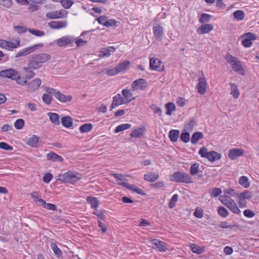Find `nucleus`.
<instances>
[{"label": "nucleus", "instance_id": "f257e3e1", "mask_svg": "<svg viewBox=\"0 0 259 259\" xmlns=\"http://www.w3.org/2000/svg\"><path fill=\"white\" fill-rule=\"evenodd\" d=\"M51 56L46 53L34 54L28 58L27 66L33 69H38L42 67L43 64L48 62Z\"/></svg>", "mask_w": 259, "mask_h": 259}, {"label": "nucleus", "instance_id": "f03ea898", "mask_svg": "<svg viewBox=\"0 0 259 259\" xmlns=\"http://www.w3.org/2000/svg\"><path fill=\"white\" fill-rule=\"evenodd\" d=\"M170 181L176 183H192V179L185 172L176 171L170 176Z\"/></svg>", "mask_w": 259, "mask_h": 259}, {"label": "nucleus", "instance_id": "7ed1b4c3", "mask_svg": "<svg viewBox=\"0 0 259 259\" xmlns=\"http://www.w3.org/2000/svg\"><path fill=\"white\" fill-rule=\"evenodd\" d=\"M198 153L202 157L207 158L209 161L213 162L219 160L222 157V155L214 151L210 152L207 151V149L205 147H203L199 150Z\"/></svg>", "mask_w": 259, "mask_h": 259}, {"label": "nucleus", "instance_id": "20e7f679", "mask_svg": "<svg viewBox=\"0 0 259 259\" xmlns=\"http://www.w3.org/2000/svg\"><path fill=\"white\" fill-rule=\"evenodd\" d=\"M221 201L233 213L235 214L240 213V210L239 209L234 201L229 196L227 195L221 196Z\"/></svg>", "mask_w": 259, "mask_h": 259}, {"label": "nucleus", "instance_id": "39448f33", "mask_svg": "<svg viewBox=\"0 0 259 259\" xmlns=\"http://www.w3.org/2000/svg\"><path fill=\"white\" fill-rule=\"evenodd\" d=\"M62 182L73 184L77 181L80 180L81 177L80 174H78L76 172L68 170L64 174H62Z\"/></svg>", "mask_w": 259, "mask_h": 259}, {"label": "nucleus", "instance_id": "423d86ee", "mask_svg": "<svg viewBox=\"0 0 259 259\" xmlns=\"http://www.w3.org/2000/svg\"><path fill=\"white\" fill-rule=\"evenodd\" d=\"M44 46L42 43H39L34 45L33 46L24 48L21 51L18 52L15 55V58H19L20 57L25 56L32 52L37 50L38 48H41Z\"/></svg>", "mask_w": 259, "mask_h": 259}, {"label": "nucleus", "instance_id": "0eeeda50", "mask_svg": "<svg viewBox=\"0 0 259 259\" xmlns=\"http://www.w3.org/2000/svg\"><path fill=\"white\" fill-rule=\"evenodd\" d=\"M150 246L153 249H156L160 252H166L168 248L165 246V243L158 239H154L149 241Z\"/></svg>", "mask_w": 259, "mask_h": 259}, {"label": "nucleus", "instance_id": "6e6552de", "mask_svg": "<svg viewBox=\"0 0 259 259\" xmlns=\"http://www.w3.org/2000/svg\"><path fill=\"white\" fill-rule=\"evenodd\" d=\"M150 68L151 70L161 72L164 70V66L160 60L156 58H152L150 59Z\"/></svg>", "mask_w": 259, "mask_h": 259}, {"label": "nucleus", "instance_id": "1a4fd4ad", "mask_svg": "<svg viewBox=\"0 0 259 259\" xmlns=\"http://www.w3.org/2000/svg\"><path fill=\"white\" fill-rule=\"evenodd\" d=\"M19 73L17 71L13 69H9L1 71L0 76L3 77L11 78L12 80H14L19 77Z\"/></svg>", "mask_w": 259, "mask_h": 259}, {"label": "nucleus", "instance_id": "9d476101", "mask_svg": "<svg viewBox=\"0 0 259 259\" xmlns=\"http://www.w3.org/2000/svg\"><path fill=\"white\" fill-rule=\"evenodd\" d=\"M207 81L205 77L202 76L198 78V83L196 88L197 92L201 95H204L206 91Z\"/></svg>", "mask_w": 259, "mask_h": 259}, {"label": "nucleus", "instance_id": "9b49d317", "mask_svg": "<svg viewBox=\"0 0 259 259\" xmlns=\"http://www.w3.org/2000/svg\"><path fill=\"white\" fill-rule=\"evenodd\" d=\"M75 38L73 36H63L56 40V44L59 47H62L70 45L74 42Z\"/></svg>", "mask_w": 259, "mask_h": 259}, {"label": "nucleus", "instance_id": "f8f14e48", "mask_svg": "<svg viewBox=\"0 0 259 259\" xmlns=\"http://www.w3.org/2000/svg\"><path fill=\"white\" fill-rule=\"evenodd\" d=\"M147 87V81L145 79L140 78L135 80L132 83L133 90H144Z\"/></svg>", "mask_w": 259, "mask_h": 259}, {"label": "nucleus", "instance_id": "ddd939ff", "mask_svg": "<svg viewBox=\"0 0 259 259\" xmlns=\"http://www.w3.org/2000/svg\"><path fill=\"white\" fill-rule=\"evenodd\" d=\"M127 101L125 98H123L120 94H118L113 98V102L110 106V110L121 104H127Z\"/></svg>", "mask_w": 259, "mask_h": 259}, {"label": "nucleus", "instance_id": "4468645a", "mask_svg": "<svg viewBox=\"0 0 259 259\" xmlns=\"http://www.w3.org/2000/svg\"><path fill=\"white\" fill-rule=\"evenodd\" d=\"M41 83V80L38 78H35L29 82H27V90L29 92L35 91L39 88Z\"/></svg>", "mask_w": 259, "mask_h": 259}, {"label": "nucleus", "instance_id": "2eb2a0df", "mask_svg": "<svg viewBox=\"0 0 259 259\" xmlns=\"http://www.w3.org/2000/svg\"><path fill=\"white\" fill-rule=\"evenodd\" d=\"M63 11L66 12L64 10ZM46 17L48 18L51 19L66 18L67 13H66V14H62L61 11H55L47 13L46 14Z\"/></svg>", "mask_w": 259, "mask_h": 259}, {"label": "nucleus", "instance_id": "dca6fc26", "mask_svg": "<svg viewBox=\"0 0 259 259\" xmlns=\"http://www.w3.org/2000/svg\"><path fill=\"white\" fill-rule=\"evenodd\" d=\"M244 154V150L241 149L234 148L229 151L228 157L232 160H235Z\"/></svg>", "mask_w": 259, "mask_h": 259}, {"label": "nucleus", "instance_id": "f3484780", "mask_svg": "<svg viewBox=\"0 0 259 259\" xmlns=\"http://www.w3.org/2000/svg\"><path fill=\"white\" fill-rule=\"evenodd\" d=\"M67 22L66 21H54L49 23L48 26L53 29H59L66 27Z\"/></svg>", "mask_w": 259, "mask_h": 259}, {"label": "nucleus", "instance_id": "a211bd4d", "mask_svg": "<svg viewBox=\"0 0 259 259\" xmlns=\"http://www.w3.org/2000/svg\"><path fill=\"white\" fill-rule=\"evenodd\" d=\"M153 30L155 39L158 41H160L164 34L163 27L160 25L154 26Z\"/></svg>", "mask_w": 259, "mask_h": 259}, {"label": "nucleus", "instance_id": "6ab92c4d", "mask_svg": "<svg viewBox=\"0 0 259 259\" xmlns=\"http://www.w3.org/2000/svg\"><path fill=\"white\" fill-rule=\"evenodd\" d=\"M158 178L159 174L158 172H149L144 175V179L151 183L156 181Z\"/></svg>", "mask_w": 259, "mask_h": 259}, {"label": "nucleus", "instance_id": "aec40b11", "mask_svg": "<svg viewBox=\"0 0 259 259\" xmlns=\"http://www.w3.org/2000/svg\"><path fill=\"white\" fill-rule=\"evenodd\" d=\"M213 28V26L210 24H204L200 26L198 29L197 32L199 34L208 33L211 31Z\"/></svg>", "mask_w": 259, "mask_h": 259}, {"label": "nucleus", "instance_id": "412c9836", "mask_svg": "<svg viewBox=\"0 0 259 259\" xmlns=\"http://www.w3.org/2000/svg\"><path fill=\"white\" fill-rule=\"evenodd\" d=\"M232 68L236 72L244 75L245 74V70L242 66L241 62L238 60L232 65Z\"/></svg>", "mask_w": 259, "mask_h": 259}, {"label": "nucleus", "instance_id": "4be33fe9", "mask_svg": "<svg viewBox=\"0 0 259 259\" xmlns=\"http://www.w3.org/2000/svg\"><path fill=\"white\" fill-rule=\"evenodd\" d=\"M146 128L144 126L134 129L131 133V137L140 138L144 134Z\"/></svg>", "mask_w": 259, "mask_h": 259}, {"label": "nucleus", "instance_id": "5701e85b", "mask_svg": "<svg viewBox=\"0 0 259 259\" xmlns=\"http://www.w3.org/2000/svg\"><path fill=\"white\" fill-rule=\"evenodd\" d=\"M47 158L48 160L53 162H63V157L54 152H51L47 154Z\"/></svg>", "mask_w": 259, "mask_h": 259}, {"label": "nucleus", "instance_id": "b1692460", "mask_svg": "<svg viewBox=\"0 0 259 259\" xmlns=\"http://www.w3.org/2000/svg\"><path fill=\"white\" fill-rule=\"evenodd\" d=\"M39 138L36 135H33L31 138L28 139L26 143L29 146L34 147H38Z\"/></svg>", "mask_w": 259, "mask_h": 259}, {"label": "nucleus", "instance_id": "393cba45", "mask_svg": "<svg viewBox=\"0 0 259 259\" xmlns=\"http://www.w3.org/2000/svg\"><path fill=\"white\" fill-rule=\"evenodd\" d=\"M197 120L194 117L190 118L189 121L185 124L184 131L191 132L194 125L196 124Z\"/></svg>", "mask_w": 259, "mask_h": 259}, {"label": "nucleus", "instance_id": "a878e982", "mask_svg": "<svg viewBox=\"0 0 259 259\" xmlns=\"http://www.w3.org/2000/svg\"><path fill=\"white\" fill-rule=\"evenodd\" d=\"M55 97L59 101L61 102H67L71 101L72 97L71 96H65V95L62 94L60 92L58 91L56 95H55Z\"/></svg>", "mask_w": 259, "mask_h": 259}, {"label": "nucleus", "instance_id": "bb28decb", "mask_svg": "<svg viewBox=\"0 0 259 259\" xmlns=\"http://www.w3.org/2000/svg\"><path fill=\"white\" fill-rule=\"evenodd\" d=\"M115 49L113 47H109L108 48H102L100 51L99 57L103 58L104 57H108L111 55L110 52H114Z\"/></svg>", "mask_w": 259, "mask_h": 259}, {"label": "nucleus", "instance_id": "cd10ccee", "mask_svg": "<svg viewBox=\"0 0 259 259\" xmlns=\"http://www.w3.org/2000/svg\"><path fill=\"white\" fill-rule=\"evenodd\" d=\"M62 125L65 127L69 128L72 126L73 121L72 118L69 116H65L61 118Z\"/></svg>", "mask_w": 259, "mask_h": 259}, {"label": "nucleus", "instance_id": "c85d7f7f", "mask_svg": "<svg viewBox=\"0 0 259 259\" xmlns=\"http://www.w3.org/2000/svg\"><path fill=\"white\" fill-rule=\"evenodd\" d=\"M203 138L204 136L202 132H196L194 133L191 137V143L193 144H195L198 142L199 140L203 139Z\"/></svg>", "mask_w": 259, "mask_h": 259}, {"label": "nucleus", "instance_id": "c756f323", "mask_svg": "<svg viewBox=\"0 0 259 259\" xmlns=\"http://www.w3.org/2000/svg\"><path fill=\"white\" fill-rule=\"evenodd\" d=\"M180 135V131L177 130H171L169 131L168 137L170 140L172 142L177 141Z\"/></svg>", "mask_w": 259, "mask_h": 259}, {"label": "nucleus", "instance_id": "7c9ffc66", "mask_svg": "<svg viewBox=\"0 0 259 259\" xmlns=\"http://www.w3.org/2000/svg\"><path fill=\"white\" fill-rule=\"evenodd\" d=\"M252 197L251 192L248 190H245L240 194H238L237 198H238L240 201L243 200L245 199H249Z\"/></svg>", "mask_w": 259, "mask_h": 259}, {"label": "nucleus", "instance_id": "2f4dec72", "mask_svg": "<svg viewBox=\"0 0 259 259\" xmlns=\"http://www.w3.org/2000/svg\"><path fill=\"white\" fill-rule=\"evenodd\" d=\"M87 201L90 204L92 208L96 209L99 205V201L95 197L89 196L87 198Z\"/></svg>", "mask_w": 259, "mask_h": 259}, {"label": "nucleus", "instance_id": "473e14b6", "mask_svg": "<svg viewBox=\"0 0 259 259\" xmlns=\"http://www.w3.org/2000/svg\"><path fill=\"white\" fill-rule=\"evenodd\" d=\"M48 115L49 116L51 121L54 124L59 125L60 124L59 115L57 113L49 112Z\"/></svg>", "mask_w": 259, "mask_h": 259}, {"label": "nucleus", "instance_id": "72a5a7b5", "mask_svg": "<svg viewBox=\"0 0 259 259\" xmlns=\"http://www.w3.org/2000/svg\"><path fill=\"white\" fill-rule=\"evenodd\" d=\"M239 184L245 188H247L250 186V183L248 182V179L246 176H241L239 178Z\"/></svg>", "mask_w": 259, "mask_h": 259}, {"label": "nucleus", "instance_id": "f704fd0d", "mask_svg": "<svg viewBox=\"0 0 259 259\" xmlns=\"http://www.w3.org/2000/svg\"><path fill=\"white\" fill-rule=\"evenodd\" d=\"M131 191L136 193L142 196H146V193L142 189L139 188L135 185L131 184Z\"/></svg>", "mask_w": 259, "mask_h": 259}, {"label": "nucleus", "instance_id": "c9c22d12", "mask_svg": "<svg viewBox=\"0 0 259 259\" xmlns=\"http://www.w3.org/2000/svg\"><path fill=\"white\" fill-rule=\"evenodd\" d=\"M165 108L166 109V114L167 115H171L172 112L176 110V106L172 102H168L165 104Z\"/></svg>", "mask_w": 259, "mask_h": 259}, {"label": "nucleus", "instance_id": "e433bc0d", "mask_svg": "<svg viewBox=\"0 0 259 259\" xmlns=\"http://www.w3.org/2000/svg\"><path fill=\"white\" fill-rule=\"evenodd\" d=\"M231 86V93L230 94L233 96V97L235 98H237L239 95V92L237 89V86L232 83H230Z\"/></svg>", "mask_w": 259, "mask_h": 259}, {"label": "nucleus", "instance_id": "4c0bfd02", "mask_svg": "<svg viewBox=\"0 0 259 259\" xmlns=\"http://www.w3.org/2000/svg\"><path fill=\"white\" fill-rule=\"evenodd\" d=\"M93 127L91 123H84L79 127V131L81 133H88L91 131Z\"/></svg>", "mask_w": 259, "mask_h": 259}, {"label": "nucleus", "instance_id": "58836bf2", "mask_svg": "<svg viewBox=\"0 0 259 259\" xmlns=\"http://www.w3.org/2000/svg\"><path fill=\"white\" fill-rule=\"evenodd\" d=\"M51 247L55 254L58 256L60 257L62 255V250L58 247L56 244L54 242H51L50 244Z\"/></svg>", "mask_w": 259, "mask_h": 259}, {"label": "nucleus", "instance_id": "ea45409f", "mask_svg": "<svg viewBox=\"0 0 259 259\" xmlns=\"http://www.w3.org/2000/svg\"><path fill=\"white\" fill-rule=\"evenodd\" d=\"M31 69H32V68H29L28 66L23 67V70L27 73L25 76L26 79H31L35 76V73Z\"/></svg>", "mask_w": 259, "mask_h": 259}, {"label": "nucleus", "instance_id": "a19ab883", "mask_svg": "<svg viewBox=\"0 0 259 259\" xmlns=\"http://www.w3.org/2000/svg\"><path fill=\"white\" fill-rule=\"evenodd\" d=\"M180 139L185 143H188L190 141L189 132L184 131V130H183L180 135Z\"/></svg>", "mask_w": 259, "mask_h": 259}, {"label": "nucleus", "instance_id": "79ce46f5", "mask_svg": "<svg viewBox=\"0 0 259 259\" xmlns=\"http://www.w3.org/2000/svg\"><path fill=\"white\" fill-rule=\"evenodd\" d=\"M199 171H200L199 170V164L198 163H194L191 165L190 169V172L191 175H195Z\"/></svg>", "mask_w": 259, "mask_h": 259}, {"label": "nucleus", "instance_id": "37998d69", "mask_svg": "<svg viewBox=\"0 0 259 259\" xmlns=\"http://www.w3.org/2000/svg\"><path fill=\"white\" fill-rule=\"evenodd\" d=\"M130 61L127 60L124 62L118 64L116 67L119 73L124 71L129 65Z\"/></svg>", "mask_w": 259, "mask_h": 259}, {"label": "nucleus", "instance_id": "c03bdc74", "mask_svg": "<svg viewBox=\"0 0 259 259\" xmlns=\"http://www.w3.org/2000/svg\"><path fill=\"white\" fill-rule=\"evenodd\" d=\"M233 16L236 20L240 21L244 19L245 14L242 10H237L233 13Z\"/></svg>", "mask_w": 259, "mask_h": 259}, {"label": "nucleus", "instance_id": "a18cd8bd", "mask_svg": "<svg viewBox=\"0 0 259 259\" xmlns=\"http://www.w3.org/2000/svg\"><path fill=\"white\" fill-rule=\"evenodd\" d=\"M222 193V190L220 188H214L211 189L209 191L210 195L213 197H217L221 195Z\"/></svg>", "mask_w": 259, "mask_h": 259}, {"label": "nucleus", "instance_id": "49530a36", "mask_svg": "<svg viewBox=\"0 0 259 259\" xmlns=\"http://www.w3.org/2000/svg\"><path fill=\"white\" fill-rule=\"evenodd\" d=\"M225 60L226 61L231 64V65L233 64L235 62H236L238 59L234 57L231 55L230 53H228L226 56H225Z\"/></svg>", "mask_w": 259, "mask_h": 259}, {"label": "nucleus", "instance_id": "de8ad7c7", "mask_svg": "<svg viewBox=\"0 0 259 259\" xmlns=\"http://www.w3.org/2000/svg\"><path fill=\"white\" fill-rule=\"evenodd\" d=\"M191 249L193 252L197 253L198 254H202L204 251L203 248L194 244L191 245Z\"/></svg>", "mask_w": 259, "mask_h": 259}, {"label": "nucleus", "instance_id": "09e8293b", "mask_svg": "<svg viewBox=\"0 0 259 259\" xmlns=\"http://www.w3.org/2000/svg\"><path fill=\"white\" fill-rule=\"evenodd\" d=\"M60 3L63 7L66 9H69L73 4V0H61Z\"/></svg>", "mask_w": 259, "mask_h": 259}, {"label": "nucleus", "instance_id": "8fccbe9b", "mask_svg": "<svg viewBox=\"0 0 259 259\" xmlns=\"http://www.w3.org/2000/svg\"><path fill=\"white\" fill-rule=\"evenodd\" d=\"M219 215L223 218H226L229 215L228 211L223 206H219L218 209Z\"/></svg>", "mask_w": 259, "mask_h": 259}, {"label": "nucleus", "instance_id": "3c124183", "mask_svg": "<svg viewBox=\"0 0 259 259\" xmlns=\"http://www.w3.org/2000/svg\"><path fill=\"white\" fill-rule=\"evenodd\" d=\"M178 197H179L178 195L177 194H175L172 196L171 198L170 199L169 204H168L169 207L170 208H172L176 206V203L178 201Z\"/></svg>", "mask_w": 259, "mask_h": 259}, {"label": "nucleus", "instance_id": "603ef678", "mask_svg": "<svg viewBox=\"0 0 259 259\" xmlns=\"http://www.w3.org/2000/svg\"><path fill=\"white\" fill-rule=\"evenodd\" d=\"M211 16L209 14L203 13L201 15L199 19V21L201 23H203L204 22H208L210 20Z\"/></svg>", "mask_w": 259, "mask_h": 259}, {"label": "nucleus", "instance_id": "864d4df0", "mask_svg": "<svg viewBox=\"0 0 259 259\" xmlns=\"http://www.w3.org/2000/svg\"><path fill=\"white\" fill-rule=\"evenodd\" d=\"M24 125V120L23 119L19 118L16 120L14 123V126L17 130H21Z\"/></svg>", "mask_w": 259, "mask_h": 259}, {"label": "nucleus", "instance_id": "5fc2aeb1", "mask_svg": "<svg viewBox=\"0 0 259 259\" xmlns=\"http://www.w3.org/2000/svg\"><path fill=\"white\" fill-rule=\"evenodd\" d=\"M28 31L33 35L36 36L40 37L45 35V32L39 30L28 28Z\"/></svg>", "mask_w": 259, "mask_h": 259}, {"label": "nucleus", "instance_id": "6e6d98bb", "mask_svg": "<svg viewBox=\"0 0 259 259\" xmlns=\"http://www.w3.org/2000/svg\"><path fill=\"white\" fill-rule=\"evenodd\" d=\"M130 127V124H122L117 126L115 130V132L116 133L122 132L125 130L128 129Z\"/></svg>", "mask_w": 259, "mask_h": 259}, {"label": "nucleus", "instance_id": "4d7b16f0", "mask_svg": "<svg viewBox=\"0 0 259 259\" xmlns=\"http://www.w3.org/2000/svg\"><path fill=\"white\" fill-rule=\"evenodd\" d=\"M42 101L47 105H50L52 100V97L49 94L45 93L43 95L42 97Z\"/></svg>", "mask_w": 259, "mask_h": 259}, {"label": "nucleus", "instance_id": "13d9d810", "mask_svg": "<svg viewBox=\"0 0 259 259\" xmlns=\"http://www.w3.org/2000/svg\"><path fill=\"white\" fill-rule=\"evenodd\" d=\"M224 193L225 194H228L231 196L235 197L237 198L238 197V193L235 192L234 189L232 188H229L224 190Z\"/></svg>", "mask_w": 259, "mask_h": 259}, {"label": "nucleus", "instance_id": "bf43d9fd", "mask_svg": "<svg viewBox=\"0 0 259 259\" xmlns=\"http://www.w3.org/2000/svg\"><path fill=\"white\" fill-rule=\"evenodd\" d=\"M242 36L243 37H245V38L250 41L255 40L257 38L256 35L254 33L250 32L244 33Z\"/></svg>", "mask_w": 259, "mask_h": 259}, {"label": "nucleus", "instance_id": "052dcab7", "mask_svg": "<svg viewBox=\"0 0 259 259\" xmlns=\"http://www.w3.org/2000/svg\"><path fill=\"white\" fill-rule=\"evenodd\" d=\"M0 148L7 151H12L13 147L7 143L2 142L0 143Z\"/></svg>", "mask_w": 259, "mask_h": 259}, {"label": "nucleus", "instance_id": "680f3d73", "mask_svg": "<svg viewBox=\"0 0 259 259\" xmlns=\"http://www.w3.org/2000/svg\"><path fill=\"white\" fill-rule=\"evenodd\" d=\"M111 175L113 176L119 182H121L122 181H127L124 178V176L120 174L117 173H111Z\"/></svg>", "mask_w": 259, "mask_h": 259}, {"label": "nucleus", "instance_id": "e2e57ef3", "mask_svg": "<svg viewBox=\"0 0 259 259\" xmlns=\"http://www.w3.org/2000/svg\"><path fill=\"white\" fill-rule=\"evenodd\" d=\"M14 80H16L17 82L22 85H27V81L25 77H21L20 74L19 73V77L17 78L16 79Z\"/></svg>", "mask_w": 259, "mask_h": 259}, {"label": "nucleus", "instance_id": "0e129e2a", "mask_svg": "<svg viewBox=\"0 0 259 259\" xmlns=\"http://www.w3.org/2000/svg\"><path fill=\"white\" fill-rule=\"evenodd\" d=\"M52 178L53 175L50 172H48L44 176L42 180L44 182L48 184L50 182Z\"/></svg>", "mask_w": 259, "mask_h": 259}, {"label": "nucleus", "instance_id": "69168bd1", "mask_svg": "<svg viewBox=\"0 0 259 259\" xmlns=\"http://www.w3.org/2000/svg\"><path fill=\"white\" fill-rule=\"evenodd\" d=\"M108 76H112L114 75H116L117 74L119 73L116 67L115 68H113L110 69H108L106 72Z\"/></svg>", "mask_w": 259, "mask_h": 259}, {"label": "nucleus", "instance_id": "338daca9", "mask_svg": "<svg viewBox=\"0 0 259 259\" xmlns=\"http://www.w3.org/2000/svg\"><path fill=\"white\" fill-rule=\"evenodd\" d=\"M243 214L245 217L248 218H253L255 215V213L250 209H245L243 211Z\"/></svg>", "mask_w": 259, "mask_h": 259}, {"label": "nucleus", "instance_id": "774afa93", "mask_svg": "<svg viewBox=\"0 0 259 259\" xmlns=\"http://www.w3.org/2000/svg\"><path fill=\"white\" fill-rule=\"evenodd\" d=\"M151 108L153 110L154 113L157 114L159 116H161L162 111L160 108L157 107L154 104H152L151 106Z\"/></svg>", "mask_w": 259, "mask_h": 259}]
</instances>
